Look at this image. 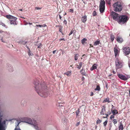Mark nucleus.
<instances>
[{"mask_svg": "<svg viewBox=\"0 0 130 130\" xmlns=\"http://www.w3.org/2000/svg\"><path fill=\"white\" fill-rule=\"evenodd\" d=\"M17 19V18L14 17L12 16V17H11V19L10 20H15L16 21Z\"/></svg>", "mask_w": 130, "mask_h": 130, "instance_id": "c756f323", "label": "nucleus"}, {"mask_svg": "<svg viewBox=\"0 0 130 130\" xmlns=\"http://www.w3.org/2000/svg\"><path fill=\"white\" fill-rule=\"evenodd\" d=\"M122 4L120 2H115L113 5V10L116 12L121 11L122 8Z\"/></svg>", "mask_w": 130, "mask_h": 130, "instance_id": "f03ea898", "label": "nucleus"}, {"mask_svg": "<svg viewBox=\"0 0 130 130\" xmlns=\"http://www.w3.org/2000/svg\"><path fill=\"white\" fill-rule=\"evenodd\" d=\"M100 42V41H96L94 42V45H97L99 44Z\"/></svg>", "mask_w": 130, "mask_h": 130, "instance_id": "c85d7f7f", "label": "nucleus"}, {"mask_svg": "<svg viewBox=\"0 0 130 130\" xmlns=\"http://www.w3.org/2000/svg\"><path fill=\"white\" fill-rule=\"evenodd\" d=\"M11 24H13L14 25H16L17 24L16 21L15 20H10Z\"/></svg>", "mask_w": 130, "mask_h": 130, "instance_id": "2eb2a0df", "label": "nucleus"}, {"mask_svg": "<svg viewBox=\"0 0 130 130\" xmlns=\"http://www.w3.org/2000/svg\"><path fill=\"white\" fill-rule=\"evenodd\" d=\"M110 102L109 100V98H107L104 100L103 102L105 103L106 102H108V103H109Z\"/></svg>", "mask_w": 130, "mask_h": 130, "instance_id": "5701e85b", "label": "nucleus"}, {"mask_svg": "<svg viewBox=\"0 0 130 130\" xmlns=\"http://www.w3.org/2000/svg\"><path fill=\"white\" fill-rule=\"evenodd\" d=\"M78 55V54H75L74 56V59L75 60H77Z\"/></svg>", "mask_w": 130, "mask_h": 130, "instance_id": "473e14b6", "label": "nucleus"}, {"mask_svg": "<svg viewBox=\"0 0 130 130\" xmlns=\"http://www.w3.org/2000/svg\"><path fill=\"white\" fill-rule=\"evenodd\" d=\"M118 76L120 79L124 80H127L130 77V76L129 75H128L127 76V77H126L125 76L120 74H118Z\"/></svg>", "mask_w": 130, "mask_h": 130, "instance_id": "6e6552de", "label": "nucleus"}, {"mask_svg": "<svg viewBox=\"0 0 130 130\" xmlns=\"http://www.w3.org/2000/svg\"><path fill=\"white\" fill-rule=\"evenodd\" d=\"M28 24V23H27V22H26V23L25 24V25H27Z\"/></svg>", "mask_w": 130, "mask_h": 130, "instance_id": "bf43d9fd", "label": "nucleus"}, {"mask_svg": "<svg viewBox=\"0 0 130 130\" xmlns=\"http://www.w3.org/2000/svg\"><path fill=\"white\" fill-rule=\"evenodd\" d=\"M73 32V30H72L71 31H70V33L69 34V36H70V35H71L72 34Z\"/></svg>", "mask_w": 130, "mask_h": 130, "instance_id": "a18cd8bd", "label": "nucleus"}, {"mask_svg": "<svg viewBox=\"0 0 130 130\" xmlns=\"http://www.w3.org/2000/svg\"><path fill=\"white\" fill-rule=\"evenodd\" d=\"M100 86H97V87L96 89H95V90L99 91L100 90Z\"/></svg>", "mask_w": 130, "mask_h": 130, "instance_id": "f704fd0d", "label": "nucleus"}, {"mask_svg": "<svg viewBox=\"0 0 130 130\" xmlns=\"http://www.w3.org/2000/svg\"><path fill=\"white\" fill-rule=\"evenodd\" d=\"M82 64H83L82 62H80L79 63V65H77V68L78 69H80V68H81V67H82Z\"/></svg>", "mask_w": 130, "mask_h": 130, "instance_id": "6ab92c4d", "label": "nucleus"}, {"mask_svg": "<svg viewBox=\"0 0 130 130\" xmlns=\"http://www.w3.org/2000/svg\"><path fill=\"white\" fill-rule=\"evenodd\" d=\"M83 69H82L81 70H80V72H82V71H83Z\"/></svg>", "mask_w": 130, "mask_h": 130, "instance_id": "0e129e2a", "label": "nucleus"}, {"mask_svg": "<svg viewBox=\"0 0 130 130\" xmlns=\"http://www.w3.org/2000/svg\"><path fill=\"white\" fill-rule=\"evenodd\" d=\"M33 126L36 130H38V127L37 125H33Z\"/></svg>", "mask_w": 130, "mask_h": 130, "instance_id": "c9c22d12", "label": "nucleus"}, {"mask_svg": "<svg viewBox=\"0 0 130 130\" xmlns=\"http://www.w3.org/2000/svg\"><path fill=\"white\" fill-rule=\"evenodd\" d=\"M22 122H25L29 124H32V121L31 119L28 117H24L21 119Z\"/></svg>", "mask_w": 130, "mask_h": 130, "instance_id": "423d86ee", "label": "nucleus"}, {"mask_svg": "<svg viewBox=\"0 0 130 130\" xmlns=\"http://www.w3.org/2000/svg\"><path fill=\"white\" fill-rule=\"evenodd\" d=\"M123 129V125L122 123H120V125L119 127V130H122Z\"/></svg>", "mask_w": 130, "mask_h": 130, "instance_id": "aec40b11", "label": "nucleus"}, {"mask_svg": "<svg viewBox=\"0 0 130 130\" xmlns=\"http://www.w3.org/2000/svg\"><path fill=\"white\" fill-rule=\"evenodd\" d=\"M111 15L113 19L115 21H118L120 18V16L116 12L112 11L111 12Z\"/></svg>", "mask_w": 130, "mask_h": 130, "instance_id": "0eeeda50", "label": "nucleus"}, {"mask_svg": "<svg viewBox=\"0 0 130 130\" xmlns=\"http://www.w3.org/2000/svg\"><path fill=\"white\" fill-rule=\"evenodd\" d=\"M6 120H4L1 122L0 120V130H5V127Z\"/></svg>", "mask_w": 130, "mask_h": 130, "instance_id": "1a4fd4ad", "label": "nucleus"}, {"mask_svg": "<svg viewBox=\"0 0 130 130\" xmlns=\"http://www.w3.org/2000/svg\"><path fill=\"white\" fill-rule=\"evenodd\" d=\"M21 105L22 106H24V105L23 104H21Z\"/></svg>", "mask_w": 130, "mask_h": 130, "instance_id": "774afa93", "label": "nucleus"}, {"mask_svg": "<svg viewBox=\"0 0 130 130\" xmlns=\"http://www.w3.org/2000/svg\"><path fill=\"white\" fill-rule=\"evenodd\" d=\"M64 22V23H66H66H67V21H66V20H64V22Z\"/></svg>", "mask_w": 130, "mask_h": 130, "instance_id": "5fc2aeb1", "label": "nucleus"}, {"mask_svg": "<svg viewBox=\"0 0 130 130\" xmlns=\"http://www.w3.org/2000/svg\"><path fill=\"white\" fill-rule=\"evenodd\" d=\"M83 77V78H82V80H83L84 79V77Z\"/></svg>", "mask_w": 130, "mask_h": 130, "instance_id": "69168bd1", "label": "nucleus"}, {"mask_svg": "<svg viewBox=\"0 0 130 130\" xmlns=\"http://www.w3.org/2000/svg\"><path fill=\"white\" fill-rule=\"evenodd\" d=\"M1 41L2 42H3L4 43H5V41H3V38H2L1 39Z\"/></svg>", "mask_w": 130, "mask_h": 130, "instance_id": "8fccbe9b", "label": "nucleus"}, {"mask_svg": "<svg viewBox=\"0 0 130 130\" xmlns=\"http://www.w3.org/2000/svg\"><path fill=\"white\" fill-rule=\"evenodd\" d=\"M87 40V39L85 38H84L82 40H81V42L82 44L83 45L85 43L86 41Z\"/></svg>", "mask_w": 130, "mask_h": 130, "instance_id": "4be33fe9", "label": "nucleus"}, {"mask_svg": "<svg viewBox=\"0 0 130 130\" xmlns=\"http://www.w3.org/2000/svg\"><path fill=\"white\" fill-rule=\"evenodd\" d=\"M102 122V120H101L98 119L97 120L96 123L97 124H99Z\"/></svg>", "mask_w": 130, "mask_h": 130, "instance_id": "4c0bfd02", "label": "nucleus"}, {"mask_svg": "<svg viewBox=\"0 0 130 130\" xmlns=\"http://www.w3.org/2000/svg\"><path fill=\"white\" fill-rule=\"evenodd\" d=\"M62 27L61 26H59V31L62 33Z\"/></svg>", "mask_w": 130, "mask_h": 130, "instance_id": "72a5a7b5", "label": "nucleus"}, {"mask_svg": "<svg viewBox=\"0 0 130 130\" xmlns=\"http://www.w3.org/2000/svg\"><path fill=\"white\" fill-rule=\"evenodd\" d=\"M56 51V50H54V51H53V54H55V53Z\"/></svg>", "mask_w": 130, "mask_h": 130, "instance_id": "603ef678", "label": "nucleus"}, {"mask_svg": "<svg viewBox=\"0 0 130 130\" xmlns=\"http://www.w3.org/2000/svg\"><path fill=\"white\" fill-rule=\"evenodd\" d=\"M72 71H68L66 72H65L64 73V74L67 75L68 76H70L71 74Z\"/></svg>", "mask_w": 130, "mask_h": 130, "instance_id": "dca6fc26", "label": "nucleus"}, {"mask_svg": "<svg viewBox=\"0 0 130 130\" xmlns=\"http://www.w3.org/2000/svg\"><path fill=\"white\" fill-rule=\"evenodd\" d=\"M114 51L115 54V56L116 57L117 55L118 54V50L116 48H115L114 49Z\"/></svg>", "mask_w": 130, "mask_h": 130, "instance_id": "f3484780", "label": "nucleus"}, {"mask_svg": "<svg viewBox=\"0 0 130 130\" xmlns=\"http://www.w3.org/2000/svg\"><path fill=\"white\" fill-rule=\"evenodd\" d=\"M62 40H65L64 39V38L61 39H60L59 40L60 41Z\"/></svg>", "mask_w": 130, "mask_h": 130, "instance_id": "3c124183", "label": "nucleus"}, {"mask_svg": "<svg viewBox=\"0 0 130 130\" xmlns=\"http://www.w3.org/2000/svg\"><path fill=\"white\" fill-rule=\"evenodd\" d=\"M0 25H2V26L5 27L6 28H8L7 26L6 25L4 24L2 22H0Z\"/></svg>", "mask_w": 130, "mask_h": 130, "instance_id": "412c9836", "label": "nucleus"}, {"mask_svg": "<svg viewBox=\"0 0 130 130\" xmlns=\"http://www.w3.org/2000/svg\"><path fill=\"white\" fill-rule=\"evenodd\" d=\"M41 9V8L38 7H36L35 8V9L36 10H39V9Z\"/></svg>", "mask_w": 130, "mask_h": 130, "instance_id": "c03bdc74", "label": "nucleus"}, {"mask_svg": "<svg viewBox=\"0 0 130 130\" xmlns=\"http://www.w3.org/2000/svg\"><path fill=\"white\" fill-rule=\"evenodd\" d=\"M34 84L35 90L37 93L41 96L46 97V94L47 92V88L45 84H40L39 81L37 80L35 82Z\"/></svg>", "mask_w": 130, "mask_h": 130, "instance_id": "f257e3e1", "label": "nucleus"}, {"mask_svg": "<svg viewBox=\"0 0 130 130\" xmlns=\"http://www.w3.org/2000/svg\"><path fill=\"white\" fill-rule=\"evenodd\" d=\"M112 113L114 115V114H116L117 113H118V112H117V111L116 110H113L112 111Z\"/></svg>", "mask_w": 130, "mask_h": 130, "instance_id": "2f4dec72", "label": "nucleus"}, {"mask_svg": "<svg viewBox=\"0 0 130 130\" xmlns=\"http://www.w3.org/2000/svg\"><path fill=\"white\" fill-rule=\"evenodd\" d=\"M119 19V22L120 24L124 23L126 22L128 20L127 17L125 15H123L120 17Z\"/></svg>", "mask_w": 130, "mask_h": 130, "instance_id": "20e7f679", "label": "nucleus"}, {"mask_svg": "<svg viewBox=\"0 0 130 130\" xmlns=\"http://www.w3.org/2000/svg\"><path fill=\"white\" fill-rule=\"evenodd\" d=\"M18 43H20L22 44L23 45H25L27 43V42L23 40H21L19 41Z\"/></svg>", "mask_w": 130, "mask_h": 130, "instance_id": "a211bd4d", "label": "nucleus"}, {"mask_svg": "<svg viewBox=\"0 0 130 130\" xmlns=\"http://www.w3.org/2000/svg\"><path fill=\"white\" fill-rule=\"evenodd\" d=\"M107 123V120L105 121L103 123V124L104 126H106Z\"/></svg>", "mask_w": 130, "mask_h": 130, "instance_id": "ea45409f", "label": "nucleus"}, {"mask_svg": "<svg viewBox=\"0 0 130 130\" xmlns=\"http://www.w3.org/2000/svg\"><path fill=\"white\" fill-rule=\"evenodd\" d=\"M81 20L82 22L85 23L87 20V16L85 15L84 16L82 17Z\"/></svg>", "mask_w": 130, "mask_h": 130, "instance_id": "ddd939ff", "label": "nucleus"}, {"mask_svg": "<svg viewBox=\"0 0 130 130\" xmlns=\"http://www.w3.org/2000/svg\"><path fill=\"white\" fill-rule=\"evenodd\" d=\"M114 39H115V37H114V36L112 34H111V35H110V39H111V40L112 41H113Z\"/></svg>", "mask_w": 130, "mask_h": 130, "instance_id": "b1692460", "label": "nucleus"}, {"mask_svg": "<svg viewBox=\"0 0 130 130\" xmlns=\"http://www.w3.org/2000/svg\"><path fill=\"white\" fill-rule=\"evenodd\" d=\"M20 122L18 123L15 128L14 130H21L19 128H18V126L19 125Z\"/></svg>", "mask_w": 130, "mask_h": 130, "instance_id": "7c9ffc66", "label": "nucleus"}, {"mask_svg": "<svg viewBox=\"0 0 130 130\" xmlns=\"http://www.w3.org/2000/svg\"><path fill=\"white\" fill-rule=\"evenodd\" d=\"M93 94L92 92L91 93L90 95L91 96H92L93 95Z\"/></svg>", "mask_w": 130, "mask_h": 130, "instance_id": "864d4df0", "label": "nucleus"}, {"mask_svg": "<svg viewBox=\"0 0 130 130\" xmlns=\"http://www.w3.org/2000/svg\"><path fill=\"white\" fill-rule=\"evenodd\" d=\"M113 73L114 74H115L116 73V72L115 71H113Z\"/></svg>", "mask_w": 130, "mask_h": 130, "instance_id": "052dcab7", "label": "nucleus"}, {"mask_svg": "<svg viewBox=\"0 0 130 130\" xmlns=\"http://www.w3.org/2000/svg\"><path fill=\"white\" fill-rule=\"evenodd\" d=\"M105 111V108H102V109L100 113L101 115H104V111Z\"/></svg>", "mask_w": 130, "mask_h": 130, "instance_id": "a878e982", "label": "nucleus"}, {"mask_svg": "<svg viewBox=\"0 0 130 130\" xmlns=\"http://www.w3.org/2000/svg\"><path fill=\"white\" fill-rule=\"evenodd\" d=\"M79 124H80L79 122H77V123L76 124V126H78L79 125Z\"/></svg>", "mask_w": 130, "mask_h": 130, "instance_id": "de8ad7c7", "label": "nucleus"}, {"mask_svg": "<svg viewBox=\"0 0 130 130\" xmlns=\"http://www.w3.org/2000/svg\"><path fill=\"white\" fill-rule=\"evenodd\" d=\"M105 115H106V117H107L108 116V115L107 114H105Z\"/></svg>", "mask_w": 130, "mask_h": 130, "instance_id": "680f3d73", "label": "nucleus"}, {"mask_svg": "<svg viewBox=\"0 0 130 130\" xmlns=\"http://www.w3.org/2000/svg\"><path fill=\"white\" fill-rule=\"evenodd\" d=\"M123 51L126 55L129 54L130 53V49L128 47H125L123 49Z\"/></svg>", "mask_w": 130, "mask_h": 130, "instance_id": "9d476101", "label": "nucleus"}, {"mask_svg": "<svg viewBox=\"0 0 130 130\" xmlns=\"http://www.w3.org/2000/svg\"><path fill=\"white\" fill-rule=\"evenodd\" d=\"M79 112V109H78L76 112V113L77 116L78 115Z\"/></svg>", "mask_w": 130, "mask_h": 130, "instance_id": "a19ab883", "label": "nucleus"}, {"mask_svg": "<svg viewBox=\"0 0 130 130\" xmlns=\"http://www.w3.org/2000/svg\"><path fill=\"white\" fill-rule=\"evenodd\" d=\"M13 69L12 67L11 66H10V68L9 69V70L10 71H13Z\"/></svg>", "mask_w": 130, "mask_h": 130, "instance_id": "58836bf2", "label": "nucleus"}, {"mask_svg": "<svg viewBox=\"0 0 130 130\" xmlns=\"http://www.w3.org/2000/svg\"><path fill=\"white\" fill-rule=\"evenodd\" d=\"M59 26H59V25H56V27H59Z\"/></svg>", "mask_w": 130, "mask_h": 130, "instance_id": "338daca9", "label": "nucleus"}, {"mask_svg": "<svg viewBox=\"0 0 130 130\" xmlns=\"http://www.w3.org/2000/svg\"><path fill=\"white\" fill-rule=\"evenodd\" d=\"M59 17L60 19L61 20V16H60V15H59Z\"/></svg>", "mask_w": 130, "mask_h": 130, "instance_id": "6e6d98bb", "label": "nucleus"}, {"mask_svg": "<svg viewBox=\"0 0 130 130\" xmlns=\"http://www.w3.org/2000/svg\"><path fill=\"white\" fill-rule=\"evenodd\" d=\"M67 120L66 119L64 118L62 119V122L64 124H66V123Z\"/></svg>", "mask_w": 130, "mask_h": 130, "instance_id": "393cba45", "label": "nucleus"}, {"mask_svg": "<svg viewBox=\"0 0 130 130\" xmlns=\"http://www.w3.org/2000/svg\"><path fill=\"white\" fill-rule=\"evenodd\" d=\"M26 47H27V48L29 50L28 52V55L29 56L33 55H34L33 53H31V51L30 49L28 47V46H27V45H26Z\"/></svg>", "mask_w": 130, "mask_h": 130, "instance_id": "4468645a", "label": "nucleus"}, {"mask_svg": "<svg viewBox=\"0 0 130 130\" xmlns=\"http://www.w3.org/2000/svg\"><path fill=\"white\" fill-rule=\"evenodd\" d=\"M114 118V115H112L111 116H110V118L111 119H112V118Z\"/></svg>", "mask_w": 130, "mask_h": 130, "instance_id": "37998d69", "label": "nucleus"}, {"mask_svg": "<svg viewBox=\"0 0 130 130\" xmlns=\"http://www.w3.org/2000/svg\"><path fill=\"white\" fill-rule=\"evenodd\" d=\"M105 2L104 0H101L99 5V10L101 13L103 12L105 10Z\"/></svg>", "mask_w": 130, "mask_h": 130, "instance_id": "7ed1b4c3", "label": "nucleus"}, {"mask_svg": "<svg viewBox=\"0 0 130 130\" xmlns=\"http://www.w3.org/2000/svg\"><path fill=\"white\" fill-rule=\"evenodd\" d=\"M70 11L73 12V10L72 9H70Z\"/></svg>", "mask_w": 130, "mask_h": 130, "instance_id": "09e8293b", "label": "nucleus"}, {"mask_svg": "<svg viewBox=\"0 0 130 130\" xmlns=\"http://www.w3.org/2000/svg\"><path fill=\"white\" fill-rule=\"evenodd\" d=\"M82 74L83 75H85V73H84L83 72L82 73Z\"/></svg>", "mask_w": 130, "mask_h": 130, "instance_id": "13d9d810", "label": "nucleus"}, {"mask_svg": "<svg viewBox=\"0 0 130 130\" xmlns=\"http://www.w3.org/2000/svg\"><path fill=\"white\" fill-rule=\"evenodd\" d=\"M42 47V45L40 44L38 46V48H40L41 47Z\"/></svg>", "mask_w": 130, "mask_h": 130, "instance_id": "49530a36", "label": "nucleus"}, {"mask_svg": "<svg viewBox=\"0 0 130 130\" xmlns=\"http://www.w3.org/2000/svg\"><path fill=\"white\" fill-rule=\"evenodd\" d=\"M96 15V12L95 11H94L93 13V16H95Z\"/></svg>", "mask_w": 130, "mask_h": 130, "instance_id": "79ce46f5", "label": "nucleus"}, {"mask_svg": "<svg viewBox=\"0 0 130 130\" xmlns=\"http://www.w3.org/2000/svg\"><path fill=\"white\" fill-rule=\"evenodd\" d=\"M117 40L119 43H121L123 41V39L122 37L118 36L117 37Z\"/></svg>", "mask_w": 130, "mask_h": 130, "instance_id": "9b49d317", "label": "nucleus"}, {"mask_svg": "<svg viewBox=\"0 0 130 130\" xmlns=\"http://www.w3.org/2000/svg\"><path fill=\"white\" fill-rule=\"evenodd\" d=\"M115 64L116 69L121 68L122 67V62L118 59H117L115 61Z\"/></svg>", "mask_w": 130, "mask_h": 130, "instance_id": "39448f33", "label": "nucleus"}, {"mask_svg": "<svg viewBox=\"0 0 130 130\" xmlns=\"http://www.w3.org/2000/svg\"><path fill=\"white\" fill-rule=\"evenodd\" d=\"M113 122L114 124H115L117 123V120L116 119H114L113 120Z\"/></svg>", "mask_w": 130, "mask_h": 130, "instance_id": "e433bc0d", "label": "nucleus"}, {"mask_svg": "<svg viewBox=\"0 0 130 130\" xmlns=\"http://www.w3.org/2000/svg\"><path fill=\"white\" fill-rule=\"evenodd\" d=\"M36 26L37 27H44L45 26H46V25H36Z\"/></svg>", "mask_w": 130, "mask_h": 130, "instance_id": "bb28decb", "label": "nucleus"}, {"mask_svg": "<svg viewBox=\"0 0 130 130\" xmlns=\"http://www.w3.org/2000/svg\"><path fill=\"white\" fill-rule=\"evenodd\" d=\"M3 32V31H2V30H0V33H2Z\"/></svg>", "mask_w": 130, "mask_h": 130, "instance_id": "4d7b16f0", "label": "nucleus"}, {"mask_svg": "<svg viewBox=\"0 0 130 130\" xmlns=\"http://www.w3.org/2000/svg\"><path fill=\"white\" fill-rule=\"evenodd\" d=\"M28 24L29 25H31L32 24V23H29Z\"/></svg>", "mask_w": 130, "mask_h": 130, "instance_id": "e2e57ef3", "label": "nucleus"}, {"mask_svg": "<svg viewBox=\"0 0 130 130\" xmlns=\"http://www.w3.org/2000/svg\"><path fill=\"white\" fill-rule=\"evenodd\" d=\"M6 17L7 18L10 20V19H11V17H12V16L10 15H7L6 16Z\"/></svg>", "mask_w": 130, "mask_h": 130, "instance_id": "cd10ccee", "label": "nucleus"}, {"mask_svg": "<svg viewBox=\"0 0 130 130\" xmlns=\"http://www.w3.org/2000/svg\"><path fill=\"white\" fill-rule=\"evenodd\" d=\"M98 66V65L97 64H94L93 65L92 67L90 68V70L92 71L93 70L96 69L97 68Z\"/></svg>", "mask_w": 130, "mask_h": 130, "instance_id": "f8f14e48", "label": "nucleus"}]
</instances>
